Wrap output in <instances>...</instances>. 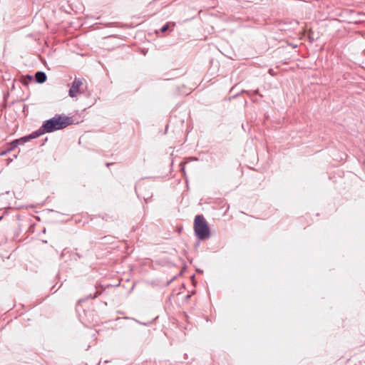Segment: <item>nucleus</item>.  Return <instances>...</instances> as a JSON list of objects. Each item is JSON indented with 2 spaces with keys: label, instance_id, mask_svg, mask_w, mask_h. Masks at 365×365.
<instances>
[{
  "label": "nucleus",
  "instance_id": "nucleus-1",
  "mask_svg": "<svg viewBox=\"0 0 365 365\" xmlns=\"http://www.w3.org/2000/svg\"><path fill=\"white\" fill-rule=\"evenodd\" d=\"M73 123V120L71 117L56 115L54 117L45 120L41 125V128L46 133H53L63 129Z\"/></svg>",
  "mask_w": 365,
  "mask_h": 365
},
{
  "label": "nucleus",
  "instance_id": "nucleus-2",
  "mask_svg": "<svg viewBox=\"0 0 365 365\" xmlns=\"http://www.w3.org/2000/svg\"><path fill=\"white\" fill-rule=\"evenodd\" d=\"M194 231L195 235L200 240H205L210 237L207 222L202 215H196L194 220Z\"/></svg>",
  "mask_w": 365,
  "mask_h": 365
},
{
  "label": "nucleus",
  "instance_id": "nucleus-3",
  "mask_svg": "<svg viewBox=\"0 0 365 365\" xmlns=\"http://www.w3.org/2000/svg\"><path fill=\"white\" fill-rule=\"evenodd\" d=\"M82 84L83 82L81 78H75L68 91L69 96L71 98L76 97L78 93H79V88Z\"/></svg>",
  "mask_w": 365,
  "mask_h": 365
},
{
  "label": "nucleus",
  "instance_id": "nucleus-4",
  "mask_svg": "<svg viewBox=\"0 0 365 365\" xmlns=\"http://www.w3.org/2000/svg\"><path fill=\"white\" fill-rule=\"evenodd\" d=\"M44 133H46V132L41 128L39 130L33 132L30 135L21 138V140H23V143H26L29 140L36 138Z\"/></svg>",
  "mask_w": 365,
  "mask_h": 365
},
{
  "label": "nucleus",
  "instance_id": "nucleus-5",
  "mask_svg": "<svg viewBox=\"0 0 365 365\" xmlns=\"http://www.w3.org/2000/svg\"><path fill=\"white\" fill-rule=\"evenodd\" d=\"M47 79L46 73L43 71H37L35 73V81L38 83H43Z\"/></svg>",
  "mask_w": 365,
  "mask_h": 365
},
{
  "label": "nucleus",
  "instance_id": "nucleus-6",
  "mask_svg": "<svg viewBox=\"0 0 365 365\" xmlns=\"http://www.w3.org/2000/svg\"><path fill=\"white\" fill-rule=\"evenodd\" d=\"M20 142L24 143H23V140H21V138L17 139V140H13L12 142H11L10 143V147L7 149V152L14 149L15 148H16L19 145ZM6 153V151L2 152V153H0V155H4Z\"/></svg>",
  "mask_w": 365,
  "mask_h": 365
},
{
  "label": "nucleus",
  "instance_id": "nucleus-7",
  "mask_svg": "<svg viewBox=\"0 0 365 365\" xmlns=\"http://www.w3.org/2000/svg\"><path fill=\"white\" fill-rule=\"evenodd\" d=\"M170 23H167L166 24H165L161 29H160V31L162 33H164L165 31H167L169 28H170Z\"/></svg>",
  "mask_w": 365,
  "mask_h": 365
},
{
  "label": "nucleus",
  "instance_id": "nucleus-8",
  "mask_svg": "<svg viewBox=\"0 0 365 365\" xmlns=\"http://www.w3.org/2000/svg\"><path fill=\"white\" fill-rule=\"evenodd\" d=\"M101 293L98 292V291H96L95 292V294L93 296H92V294H89L88 297H87V299H95L96 297H97Z\"/></svg>",
  "mask_w": 365,
  "mask_h": 365
},
{
  "label": "nucleus",
  "instance_id": "nucleus-9",
  "mask_svg": "<svg viewBox=\"0 0 365 365\" xmlns=\"http://www.w3.org/2000/svg\"><path fill=\"white\" fill-rule=\"evenodd\" d=\"M253 93L254 94H258L260 96H262L261 94L259 93V90L258 89L253 91Z\"/></svg>",
  "mask_w": 365,
  "mask_h": 365
},
{
  "label": "nucleus",
  "instance_id": "nucleus-10",
  "mask_svg": "<svg viewBox=\"0 0 365 365\" xmlns=\"http://www.w3.org/2000/svg\"><path fill=\"white\" fill-rule=\"evenodd\" d=\"M182 170V172L183 173V175H185V168H181Z\"/></svg>",
  "mask_w": 365,
  "mask_h": 365
},
{
  "label": "nucleus",
  "instance_id": "nucleus-11",
  "mask_svg": "<svg viewBox=\"0 0 365 365\" xmlns=\"http://www.w3.org/2000/svg\"><path fill=\"white\" fill-rule=\"evenodd\" d=\"M290 46H292L293 48L297 47V45H294V44H290Z\"/></svg>",
  "mask_w": 365,
  "mask_h": 365
},
{
  "label": "nucleus",
  "instance_id": "nucleus-12",
  "mask_svg": "<svg viewBox=\"0 0 365 365\" xmlns=\"http://www.w3.org/2000/svg\"><path fill=\"white\" fill-rule=\"evenodd\" d=\"M111 163H106V166H109Z\"/></svg>",
  "mask_w": 365,
  "mask_h": 365
},
{
  "label": "nucleus",
  "instance_id": "nucleus-13",
  "mask_svg": "<svg viewBox=\"0 0 365 365\" xmlns=\"http://www.w3.org/2000/svg\"><path fill=\"white\" fill-rule=\"evenodd\" d=\"M121 319V318L118 317V318H116V320H119V319Z\"/></svg>",
  "mask_w": 365,
  "mask_h": 365
}]
</instances>
